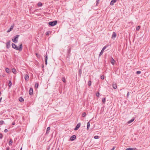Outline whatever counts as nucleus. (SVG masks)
Here are the masks:
<instances>
[{
    "label": "nucleus",
    "mask_w": 150,
    "mask_h": 150,
    "mask_svg": "<svg viewBox=\"0 0 150 150\" xmlns=\"http://www.w3.org/2000/svg\"><path fill=\"white\" fill-rule=\"evenodd\" d=\"M12 47L16 50H18L19 51H22L23 49L22 44H21L19 46V48L14 43H12Z\"/></svg>",
    "instance_id": "nucleus-1"
},
{
    "label": "nucleus",
    "mask_w": 150,
    "mask_h": 150,
    "mask_svg": "<svg viewBox=\"0 0 150 150\" xmlns=\"http://www.w3.org/2000/svg\"><path fill=\"white\" fill-rule=\"evenodd\" d=\"M57 23V21H53L50 22L49 23V25H51L52 26H53L56 25Z\"/></svg>",
    "instance_id": "nucleus-2"
},
{
    "label": "nucleus",
    "mask_w": 150,
    "mask_h": 150,
    "mask_svg": "<svg viewBox=\"0 0 150 150\" xmlns=\"http://www.w3.org/2000/svg\"><path fill=\"white\" fill-rule=\"evenodd\" d=\"M19 36V35H16V36L14 38L12 39V41L16 43H17L18 42V40Z\"/></svg>",
    "instance_id": "nucleus-3"
},
{
    "label": "nucleus",
    "mask_w": 150,
    "mask_h": 150,
    "mask_svg": "<svg viewBox=\"0 0 150 150\" xmlns=\"http://www.w3.org/2000/svg\"><path fill=\"white\" fill-rule=\"evenodd\" d=\"M107 47H108V46H104L103 48V49L101 50V52H100V53L99 54V56L103 54V52H104V50H105L106 49V48H107Z\"/></svg>",
    "instance_id": "nucleus-4"
},
{
    "label": "nucleus",
    "mask_w": 150,
    "mask_h": 150,
    "mask_svg": "<svg viewBox=\"0 0 150 150\" xmlns=\"http://www.w3.org/2000/svg\"><path fill=\"white\" fill-rule=\"evenodd\" d=\"M81 123H79L77 124V125L76 126V127L74 129V130L76 131L81 126Z\"/></svg>",
    "instance_id": "nucleus-5"
},
{
    "label": "nucleus",
    "mask_w": 150,
    "mask_h": 150,
    "mask_svg": "<svg viewBox=\"0 0 150 150\" xmlns=\"http://www.w3.org/2000/svg\"><path fill=\"white\" fill-rule=\"evenodd\" d=\"M29 94L30 95H33V89L32 88H30L29 91Z\"/></svg>",
    "instance_id": "nucleus-6"
},
{
    "label": "nucleus",
    "mask_w": 150,
    "mask_h": 150,
    "mask_svg": "<svg viewBox=\"0 0 150 150\" xmlns=\"http://www.w3.org/2000/svg\"><path fill=\"white\" fill-rule=\"evenodd\" d=\"M76 138V137L75 135H73L72 136H71L70 137V140L71 141H73Z\"/></svg>",
    "instance_id": "nucleus-7"
},
{
    "label": "nucleus",
    "mask_w": 150,
    "mask_h": 150,
    "mask_svg": "<svg viewBox=\"0 0 150 150\" xmlns=\"http://www.w3.org/2000/svg\"><path fill=\"white\" fill-rule=\"evenodd\" d=\"M45 62L46 65H47V53H46V55H45Z\"/></svg>",
    "instance_id": "nucleus-8"
},
{
    "label": "nucleus",
    "mask_w": 150,
    "mask_h": 150,
    "mask_svg": "<svg viewBox=\"0 0 150 150\" xmlns=\"http://www.w3.org/2000/svg\"><path fill=\"white\" fill-rule=\"evenodd\" d=\"M14 25L13 24L11 26V27L7 31V33H8L11 31L13 29V28L14 27Z\"/></svg>",
    "instance_id": "nucleus-9"
},
{
    "label": "nucleus",
    "mask_w": 150,
    "mask_h": 150,
    "mask_svg": "<svg viewBox=\"0 0 150 150\" xmlns=\"http://www.w3.org/2000/svg\"><path fill=\"white\" fill-rule=\"evenodd\" d=\"M10 41H8L6 43V46L7 48H8L10 46Z\"/></svg>",
    "instance_id": "nucleus-10"
},
{
    "label": "nucleus",
    "mask_w": 150,
    "mask_h": 150,
    "mask_svg": "<svg viewBox=\"0 0 150 150\" xmlns=\"http://www.w3.org/2000/svg\"><path fill=\"white\" fill-rule=\"evenodd\" d=\"M25 79L26 81H28L29 79V76L27 74H26L25 76Z\"/></svg>",
    "instance_id": "nucleus-11"
},
{
    "label": "nucleus",
    "mask_w": 150,
    "mask_h": 150,
    "mask_svg": "<svg viewBox=\"0 0 150 150\" xmlns=\"http://www.w3.org/2000/svg\"><path fill=\"white\" fill-rule=\"evenodd\" d=\"M112 87L115 89H116L117 88V84L116 83H113L112 85Z\"/></svg>",
    "instance_id": "nucleus-12"
},
{
    "label": "nucleus",
    "mask_w": 150,
    "mask_h": 150,
    "mask_svg": "<svg viewBox=\"0 0 150 150\" xmlns=\"http://www.w3.org/2000/svg\"><path fill=\"white\" fill-rule=\"evenodd\" d=\"M117 0H112L110 3V5L112 6L116 2Z\"/></svg>",
    "instance_id": "nucleus-13"
},
{
    "label": "nucleus",
    "mask_w": 150,
    "mask_h": 150,
    "mask_svg": "<svg viewBox=\"0 0 150 150\" xmlns=\"http://www.w3.org/2000/svg\"><path fill=\"white\" fill-rule=\"evenodd\" d=\"M116 36V34L115 32H113V33L112 34V38H115Z\"/></svg>",
    "instance_id": "nucleus-14"
},
{
    "label": "nucleus",
    "mask_w": 150,
    "mask_h": 150,
    "mask_svg": "<svg viewBox=\"0 0 150 150\" xmlns=\"http://www.w3.org/2000/svg\"><path fill=\"white\" fill-rule=\"evenodd\" d=\"M50 127H48L47 129L46 134H47L49 133V131L50 130Z\"/></svg>",
    "instance_id": "nucleus-15"
},
{
    "label": "nucleus",
    "mask_w": 150,
    "mask_h": 150,
    "mask_svg": "<svg viewBox=\"0 0 150 150\" xmlns=\"http://www.w3.org/2000/svg\"><path fill=\"white\" fill-rule=\"evenodd\" d=\"M110 62L112 64L114 65V64L115 60L112 57L111 59Z\"/></svg>",
    "instance_id": "nucleus-16"
},
{
    "label": "nucleus",
    "mask_w": 150,
    "mask_h": 150,
    "mask_svg": "<svg viewBox=\"0 0 150 150\" xmlns=\"http://www.w3.org/2000/svg\"><path fill=\"white\" fill-rule=\"evenodd\" d=\"M12 143H13V141H12V139H10V140L8 142V144H9V145L11 146L12 145Z\"/></svg>",
    "instance_id": "nucleus-17"
},
{
    "label": "nucleus",
    "mask_w": 150,
    "mask_h": 150,
    "mask_svg": "<svg viewBox=\"0 0 150 150\" xmlns=\"http://www.w3.org/2000/svg\"><path fill=\"white\" fill-rule=\"evenodd\" d=\"M5 71H6V72H7L8 73H9L11 72L9 69H8V68H6Z\"/></svg>",
    "instance_id": "nucleus-18"
},
{
    "label": "nucleus",
    "mask_w": 150,
    "mask_h": 150,
    "mask_svg": "<svg viewBox=\"0 0 150 150\" xmlns=\"http://www.w3.org/2000/svg\"><path fill=\"white\" fill-rule=\"evenodd\" d=\"M134 118L133 117V118H132V119L131 120H129V121L127 123L128 124H130V123H131L132 122H133L134 121Z\"/></svg>",
    "instance_id": "nucleus-19"
},
{
    "label": "nucleus",
    "mask_w": 150,
    "mask_h": 150,
    "mask_svg": "<svg viewBox=\"0 0 150 150\" xmlns=\"http://www.w3.org/2000/svg\"><path fill=\"white\" fill-rule=\"evenodd\" d=\"M19 100L20 102H22L24 101V99L22 97H20L19 98Z\"/></svg>",
    "instance_id": "nucleus-20"
},
{
    "label": "nucleus",
    "mask_w": 150,
    "mask_h": 150,
    "mask_svg": "<svg viewBox=\"0 0 150 150\" xmlns=\"http://www.w3.org/2000/svg\"><path fill=\"white\" fill-rule=\"evenodd\" d=\"M90 126V124L89 122L87 123V129L88 130L89 129V127Z\"/></svg>",
    "instance_id": "nucleus-21"
},
{
    "label": "nucleus",
    "mask_w": 150,
    "mask_h": 150,
    "mask_svg": "<svg viewBox=\"0 0 150 150\" xmlns=\"http://www.w3.org/2000/svg\"><path fill=\"white\" fill-rule=\"evenodd\" d=\"M135 148H127L126 149V150H135Z\"/></svg>",
    "instance_id": "nucleus-22"
},
{
    "label": "nucleus",
    "mask_w": 150,
    "mask_h": 150,
    "mask_svg": "<svg viewBox=\"0 0 150 150\" xmlns=\"http://www.w3.org/2000/svg\"><path fill=\"white\" fill-rule=\"evenodd\" d=\"M12 85V83L11 80L9 81V82L8 83V86L9 87H11Z\"/></svg>",
    "instance_id": "nucleus-23"
},
{
    "label": "nucleus",
    "mask_w": 150,
    "mask_h": 150,
    "mask_svg": "<svg viewBox=\"0 0 150 150\" xmlns=\"http://www.w3.org/2000/svg\"><path fill=\"white\" fill-rule=\"evenodd\" d=\"M35 54L37 57L39 58H40L41 56L40 54H38V53H36Z\"/></svg>",
    "instance_id": "nucleus-24"
},
{
    "label": "nucleus",
    "mask_w": 150,
    "mask_h": 150,
    "mask_svg": "<svg viewBox=\"0 0 150 150\" xmlns=\"http://www.w3.org/2000/svg\"><path fill=\"white\" fill-rule=\"evenodd\" d=\"M82 73L81 69H80L79 70V74L80 76L81 75V74Z\"/></svg>",
    "instance_id": "nucleus-25"
},
{
    "label": "nucleus",
    "mask_w": 150,
    "mask_h": 150,
    "mask_svg": "<svg viewBox=\"0 0 150 150\" xmlns=\"http://www.w3.org/2000/svg\"><path fill=\"white\" fill-rule=\"evenodd\" d=\"M38 5L39 6H42V4L41 2H39L38 4Z\"/></svg>",
    "instance_id": "nucleus-26"
},
{
    "label": "nucleus",
    "mask_w": 150,
    "mask_h": 150,
    "mask_svg": "<svg viewBox=\"0 0 150 150\" xmlns=\"http://www.w3.org/2000/svg\"><path fill=\"white\" fill-rule=\"evenodd\" d=\"M62 81L64 83L66 82V80L64 77H63L62 79Z\"/></svg>",
    "instance_id": "nucleus-27"
},
{
    "label": "nucleus",
    "mask_w": 150,
    "mask_h": 150,
    "mask_svg": "<svg viewBox=\"0 0 150 150\" xmlns=\"http://www.w3.org/2000/svg\"><path fill=\"white\" fill-rule=\"evenodd\" d=\"M91 81H89L88 82V85L89 86H91Z\"/></svg>",
    "instance_id": "nucleus-28"
},
{
    "label": "nucleus",
    "mask_w": 150,
    "mask_h": 150,
    "mask_svg": "<svg viewBox=\"0 0 150 150\" xmlns=\"http://www.w3.org/2000/svg\"><path fill=\"white\" fill-rule=\"evenodd\" d=\"M86 113L85 112H83L82 115V116L83 117H84L86 116Z\"/></svg>",
    "instance_id": "nucleus-29"
},
{
    "label": "nucleus",
    "mask_w": 150,
    "mask_h": 150,
    "mask_svg": "<svg viewBox=\"0 0 150 150\" xmlns=\"http://www.w3.org/2000/svg\"><path fill=\"white\" fill-rule=\"evenodd\" d=\"M140 26H137L136 28V30H139V29H140Z\"/></svg>",
    "instance_id": "nucleus-30"
},
{
    "label": "nucleus",
    "mask_w": 150,
    "mask_h": 150,
    "mask_svg": "<svg viewBox=\"0 0 150 150\" xmlns=\"http://www.w3.org/2000/svg\"><path fill=\"white\" fill-rule=\"evenodd\" d=\"M38 86V83H35V88H37Z\"/></svg>",
    "instance_id": "nucleus-31"
},
{
    "label": "nucleus",
    "mask_w": 150,
    "mask_h": 150,
    "mask_svg": "<svg viewBox=\"0 0 150 150\" xmlns=\"http://www.w3.org/2000/svg\"><path fill=\"white\" fill-rule=\"evenodd\" d=\"M50 33V31H47L45 35H48Z\"/></svg>",
    "instance_id": "nucleus-32"
},
{
    "label": "nucleus",
    "mask_w": 150,
    "mask_h": 150,
    "mask_svg": "<svg viewBox=\"0 0 150 150\" xmlns=\"http://www.w3.org/2000/svg\"><path fill=\"white\" fill-rule=\"evenodd\" d=\"M3 134L1 133H0V139H2V138H3Z\"/></svg>",
    "instance_id": "nucleus-33"
},
{
    "label": "nucleus",
    "mask_w": 150,
    "mask_h": 150,
    "mask_svg": "<svg viewBox=\"0 0 150 150\" xmlns=\"http://www.w3.org/2000/svg\"><path fill=\"white\" fill-rule=\"evenodd\" d=\"M102 101L103 103H105V98H103Z\"/></svg>",
    "instance_id": "nucleus-34"
},
{
    "label": "nucleus",
    "mask_w": 150,
    "mask_h": 150,
    "mask_svg": "<svg viewBox=\"0 0 150 150\" xmlns=\"http://www.w3.org/2000/svg\"><path fill=\"white\" fill-rule=\"evenodd\" d=\"M100 0H96V5L97 6L99 4V1Z\"/></svg>",
    "instance_id": "nucleus-35"
},
{
    "label": "nucleus",
    "mask_w": 150,
    "mask_h": 150,
    "mask_svg": "<svg viewBox=\"0 0 150 150\" xmlns=\"http://www.w3.org/2000/svg\"><path fill=\"white\" fill-rule=\"evenodd\" d=\"M12 71L14 73H15V72H16V70L15 69H12Z\"/></svg>",
    "instance_id": "nucleus-36"
},
{
    "label": "nucleus",
    "mask_w": 150,
    "mask_h": 150,
    "mask_svg": "<svg viewBox=\"0 0 150 150\" xmlns=\"http://www.w3.org/2000/svg\"><path fill=\"white\" fill-rule=\"evenodd\" d=\"M141 73V71H137L136 72V74H139Z\"/></svg>",
    "instance_id": "nucleus-37"
},
{
    "label": "nucleus",
    "mask_w": 150,
    "mask_h": 150,
    "mask_svg": "<svg viewBox=\"0 0 150 150\" xmlns=\"http://www.w3.org/2000/svg\"><path fill=\"white\" fill-rule=\"evenodd\" d=\"M4 122L3 120H1L0 121V125H2L4 123Z\"/></svg>",
    "instance_id": "nucleus-38"
},
{
    "label": "nucleus",
    "mask_w": 150,
    "mask_h": 150,
    "mask_svg": "<svg viewBox=\"0 0 150 150\" xmlns=\"http://www.w3.org/2000/svg\"><path fill=\"white\" fill-rule=\"evenodd\" d=\"M96 96L97 97H98L99 96V93L98 92L96 93Z\"/></svg>",
    "instance_id": "nucleus-39"
},
{
    "label": "nucleus",
    "mask_w": 150,
    "mask_h": 150,
    "mask_svg": "<svg viewBox=\"0 0 150 150\" xmlns=\"http://www.w3.org/2000/svg\"><path fill=\"white\" fill-rule=\"evenodd\" d=\"M99 138V137L97 135L95 136L94 137V138L95 139H98Z\"/></svg>",
    "instance_id": "nucleus-40"
},
{
    "label": "nucleus",
    "mask_w": 150,
    "mask_h": 150,
    "mask_svg": "<svg viewBox=\"0 0 150 150\" xmlns=\"http://www.w3.org/2000/svg\"><path fill=\"white\" fill-rule=\"evenodd\" d=\"M71 52V48L69 49L68 51V54H70Z\"/></svg>",
    "instance_id": "nucleus-41"
},
{
    "label": "nucleus",
    "mask_w": 150,
    "mask_h": 150,
    "mask_svg": "<svg viewBox=\"0 0 150 150\" xmlns=\"http://www.w3.org/2000/svg\"><path fill=\"white\" fill-rule=\"evenodd\" d=\"M4 132H5L6 133L8 132V130L7 129H5V130H4Z\"/></svg>",
    "instance_id": "nucleus-42"
},
{
    "label": "nucleus",
    "mask_w": 150,
    "mask_h": 150,
    "mask_svg": "<svg viewBox=\"0 0 150 150\" xmlns=\"http://www.w3.org/2000/svg\"><path fill=\"white\" fill-rule=\"evenodd\" d=\"M129 92H128L127 93V97H128V96H129Z\"/></svg>",
    "instance_id": "nucleus-43"
},
{
    "label": "nucleus",
    "mask_w": 150,
    "mask_h": 150,
    "mask_svg": "<svg viewBox=\"0 0 150 150\" xmlns=\"http://www.w3.org/2000/svg\"><path fill=\"white\" fill-rule=\"evenodd\" d=\"M115 148V146H114L113 148L111 149V150H114Z\"/></svg>",
    "instance_id": "nucleus-44"
},
{
    "label": "nucleus",
    "mask_w": 150,
    "mask_h": 150,
    "mask_svg": "<svg viewBox=\"0 0 150 150\" xmlns=\"http://www.w3.org/2000/svg\"><path fill=\"white\" fill-rule=\"evenodd\" d=\"M101 79H104V76H101Z\"/></svg>",
    "instance_id": "nucleus-45"
},
{
    "label": "nucleus",
    "mask_w": 150,
    "mask_h": 150,
    "mask_svg": "<svg viewBox=\"0 0 150 150\" xmlns=\"http://www.w3.org/2000/svg\"><path fill=\"white\" fill-rule=\"evenodd\" d=\"M6 150H9L10 148L8 146V147L6 148Z\"/></svg>",
    "instance_id": "nucleus-46"
},
{
    "label": "nucleus",
    "mask_w": 150,
    "mask_h": 150,
    "mask_svg": "<svg viewBox=\"0 0 150 150\" xmlns=\"http://www.w3.org/2000/svg\"><path fill=\"white\" fill-rule=\"evenodd\" d=\"M15 122H13L12 123V125H15Z\"/></svg>",
    "instance_id": "nucleus-47"
},
{
    "label": "nucleus",
    "mask_w": 150,
    "mask_h": 150,
    "mask_svg": "<svg viewBox=\"0 0 150 150\" xmlns=\"http://www.w3.org/2000/svg\"><path fill=\"white\" fill-rule=\"evenodd\" d=\"M20 150H22V147L21 148Z\"/></svg>",
    "instance_id": "nucleus-48"
},
{
    "label": "nucleus",
    "mask_w": 150,
    "mask_h": 150,
    "mask_svg": "<svg viewBox=\"0 0 150 150\" xmlns=\"http://www.w3.org/2000/svg\"><path fill=\"white\" fill-rule=\"evenodd\" d=\"M12 150H15V149H13Z\"/></svg>",
    "instance_id": "nucleus-49"
},
{
    "label": "nucleus",
    "mask_w": 150,
    "mask_h": 150,
    "mask_svg": "<svg viewBox=\"0 0 150 150\" xmlns=\"http://www.w3.org/2000/svg\"><path fill=\"white\" fill-rule=\"evenodd\" d=\"M81 0H80V1H81Z\"/></svg>",
    "instance_id": "nucleus-50"
}]
</instances>
